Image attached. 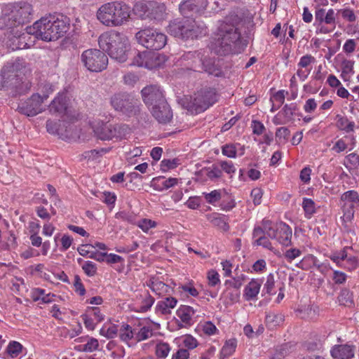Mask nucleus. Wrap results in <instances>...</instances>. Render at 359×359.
Masks as SVG:
<instances>
[{
    "label": "nucleus",
    "instance_id": "nucleus-1",
    "mask_svg": "<svg viewBox=\"0 0 359 359\" xmlns=\"http://www.w3.org/2000/svg\"><path fill=\"white\" fill-rule=\"evenodd\" d=\"M69 20L62 15H48L26 28L27 33L44 41H55L69 29Z\"/></svg>",
    "mask_w": 359,
    "mask_h": 359
},
{
    "label": "nucleus",
    "instance_id": "nucleus-2",
    "mask_svg": "<svg viewBox=\"0 0 359 359\" xmlns=\"http://www.w3.org/2000/svg\"><path fill=\"white\" fill-rule=\"evenodd\" d=\"M241 33L229 18L219 22L210 48L217 55H226L237 53Z\"/></svg>",
    "mask_w": 359,
    "mask_h": 359
},
{
    "label": "nucleus",
    "instance_id": "nucleus-3",
    "mask_svg": "<svg viewBox=\"0 0 359 359\" xmlns=\"http://www.w3.org/2000/svg\"><path fill=\"white\" fill-rule=\"evenodd\" d=\"M98 43L111 58L119 62L126 60L130 44L126 35L115 31L104 32L100 36Z\"/></svg>",
    "mask_w": 359,
    "mask_h": 359
},
{
    "label": "nucleus",
    "instance_id": "nucleus-4",
    "mask_svg": "<svg viewBox=\"0 0 359 359\" xmlns=\"http://www.w3.org/2000/svg\"><path fill=\"white\" fill-rule=\"evenodd\" d=\"M130 15V7L119 1L104 4L97 11V19L108 27H118L123 25L128 20Z\"/></svg>",
    "mask_w": 359,
    "mask_h": 359
},
{
    "label": "nucleus",
    "instance_id": "nucleus-5",
    "mask_svg": "<svg viewBox=\"0 0 359 359\" xmlns=\"http://www.w3.org/2000/svg\"><path fill=\"white\" fill-rule=\"evenodd\" d=\"M167 32L172 36L182 39L198 38L206 34V27L189 18L175 19L171 21Z\"/></svg>",
    "mask_w": 359,
    "mask_h": 359
},
{
    "label": "nucleus",
    "instance_id": "nucleus-6",
    "mask_svg": "<svg viewBox=\"0 0 359 359\" xmlns=\"http://www.w3.org/2000/svg\"><path fill=\"white\" fill-rule=\"evenodd\" d=\"M90 126L96 137L102 140L114 138L122 140L131 133L130 128L126 124H107L100 121H94L90 123Z\"/></svg>",
    "mask_w": 359,
    "mask_h": 359
},
{
    "label": "nucleus",
    "instance_id": "nucleus-7",
    "mask_svg": "<svg viewBox=\"0 0 359 359\" xmlns=\"http://www.w3.org/2000/svg\"><path fill=\"white\" fill-rule=\"evenodd\" d=\"M137 43L151 50L162 49L167 43V36L162 32L152 28L140 30L135 34Z\"/></svg>",
    "mask_w": 359,
    "mask_h": 359
},
{
    "label": "nucleus",
    "instance_id": "nucleus-8",
    "mask_svg": "<svg viewBox=\"0 0 359 359\" xmlns=\"http://www.w3.org/2000/svg\"><path fill=\"white\" fill-rule=\"evenodd\" d=\"M264 232L268 237L275 239L283 246L288 247L292 244V229L285 223L273 224L270 221H265Z\"/></svg>",
    "mask_w": 359,
    "mask_h": 359
},
{
    "label": "nucleus",
    "instance_id": "nucleus-9",
    "mask_svg": "<svg viewBox=\"0 0 359 359\" xmlns=\"http://www.w3.org/2000/svg\"><path fill=\"white\" fill-rule=\"evenodd\" d=\"M81 61L88 71L100 72L107 68L108 57L104 53L98 49L90 48L84 50L81 53Z\"/></svg>",
    "mask_w": 359,
    "mask_h": 359
},
{
    "label": "nucleus",
    "instance_id": "nucleus-10",
    "mask_svg": "<svg viewBox=\"0 0 359 359\" xmlns=\"http://www.w3.org/2000/svg\"><path fill=\"white\" fill-rule=\"evenodd\" d=\"M217 102L215 90L212 88L202 89L190 97L187 107L191 111L201 113Z\"/></svg>",
    "mask_w": 359,
    "mask_h": 359
},
{
    "label": "nucleus",
    "instance_id": "nucleus-11",
    "mask_svg": "<svg viewBox=\"0 0 359 359\" xmlns=\"http://www.w3.org/2000/svg\"><path fill=\"white\" fill-rule=\"evenodd\" d=\"M341 208L343 212L341 219L346 225L353 219L355 209L359 208V194L354 190H350L341 194L340 198Z\"/></svg>",
    "mask_w": 359,
    "mask_h": 359
},
{
    "label": "nucleus",
    "instance_id": "nucleus-12",
    "mask_svg": "<svg viewBox=\"0 0 359 359\" xmlns=\"http://www.w3.org/2000/svg\"><path fill=\"white\" fill-rule=\"evenodd\" d=\"M111 104L115 110L131 115L137 111L138 100L129 94L118 93L111 97Z\"/></svg>",
    "mask_w": 359,
    "mask_h": 359
},
{
    "label": "nucleus",
    "instance_id": "nucleus-13",
    "mask_svg": "<svg viewBox=\"0 0 359 359\" xmlns=\"http://www.w3.org/2000/svg\"><path fill=\"white\" fill-rule=\"evenodd\" d=\"M48 97V95H41L39 93H34L26 101L20 103L18 109L20 114L27 116H36L44 110L42 104Z\"/></svg>",
    "mask_w": 359,
    "mask_h": 359
},
{
    "label": "nucleus",
    "instance_id": "nucleus-14",
    "mask_svg": "<svg viewBox=\"0 0 359 359\" xmlns=\"http://www.w3.org/2000/svg\"><path fill=\"white\" fill-rule=\"evenodd\" d=\"M337 13L330 8L326 11L324 8H318L315 11V20L319 25H321L320 32L327 34L336 28V20Z\"/></svg>",
    "mask_w": 359,
    "mask_h": 359
},
{
    "label": "nucleus",
    "instance_id": "nucleus-15",
    "mask_svg": "<svg viewBox=\"0 0 359 359\" xmlns=\"http://www.w3.org/2000/svg\"><path fill=\"white\" fill-rule=\"evenodd\" d=\"M31 71L27 63L21 59H17L13 62L7 63L1 70V76L5 79L10 80L12 77H19L22 79V76L30 74Z\"/></svg>",
    "mask_w": 359,
    "mask_h": 359
},
{
    "label": "nucleus",
    "instance_id": "nucleus-16",
    "mask_svg": "<svg viewBox=\"0 0 359 359\" xmlns=\"http://www.w3.org/2000/svg\"><path fill=\"white\" fill-rule=\"evenodd\" d=\"M11 15L14 18V21L17 23L18 26L29 22L32 15V6L27 2H17L14 4H6Z\"/></svg>",
    "mask_w": 359,
    "mask_h": 359
},
{
    "label": "nucleus",
    "instance_id": "nucleus-17",
    "mask_svg": "<svg viewBox=\"0 0 359 359\" xmlns=\"http://www.w3.org/2000/svg\"><path fill=\"white\" fill-rule=\"evenodd\" d=\"M143 101L148 107H154L164 100L163 94L160 87L156 85H149L144 87L142 91Z\"/></svg>",
    "mask_w": 359,
    "mask_h": 359
},
{
    "label": "nucleus",
    "instance_id": "nucleus-18",
    "mask_svg": "<svg viewBox=\"0 0 359 359\" xmlns=\"http://www.w3.org/2000/svg\"><path fill=\"white\" fill-rule=\"evenodd\" d=\"M203 55L201 51L187 52L184 53L180 60L181 65L188 69L195 72H201Z\"/></svg>",
    "mask_w": 359,
    "mask_h": 359
},
{
    "label": "nucleus",
    "instance_id": "nucleus-19",
    "mask_svg": "<svg viewBox=\"0 0 359 359\" xmlns=\"http://www.w3.org/2000/svg\"><path fill=\"white\" fill-rule=\"evenodd\" d=\"M153 116L161 123H168L172 118V113L165 100L151 107Z\"/></svg>",
    "mask_w": 359,
    "mask_h": 359
},
{
    "label": "nucleus",
    "instance_id": "nucleus-20",
    "mask_svg": "<svg viewBox=\"0 0 359 359\" xmlns=\"http://www.w3.org/2000/svg\"><path fill=\"white\" fill-rule=\"evenodd\" d=\"M208 4V0H186L180 4V9L184 14L186 11L201 13L205 10Z\"/></svg>",
    "mask_w": 359,
    "mask_h": 359
},
{
    "label": "nucleus",
    "instance_id": "nucleus-21",
    "mask_svg": "<svg viewBox=\"0 0 359 359\" xmlns=\"http://www.w3.org/2000/svg\"><path fill=\"white\" fill-rule=\"evenodd\" d=\"M262 280L259 278L252 279L245 287L243 297L246 301L257 299L262 285Z\"/></svg>",
    "mask_w": 359,
    "mask_h": 359
},
{
    "label": "nucleus",
    "instance_id": "nucleus-22",
    "mask_svg": "<svg viewBox=\"0 0 359 359\" xmlns=\"http://www.w3.org/2000/svg\"><path fill=\"white\" fill-rule=\"evenodd\" d=\"M334 359H351L355 355V347L348 344L337 345L331 350Z\"/></svg>",
    "mask_w": 359,
    "mask_h": 359
},
{
    "label": "nucleus",
    "instance_id": "nucleus-23",
    "mask_svg": "<svg viewBox=\"0 0 359 359\" xmlns=\"http://www.w3.org/2000/svg\"><path fill=\"white\" fill-rule=\"evenodd\" d=\"M154 303V299L150 294L144 291L136 296L135 299V311L144 313L151 309Z\"/></svg>",
    "mask_w": 359,
    "mask_h": 359
},
{
    "label": "nucleus",
    "instance_id": "nucleus-24",
    "mask_svg": "<svg viewBox=\"0 0 359 359\" xmlns=\"http://www.w3.org/2000/svg\"><path fill=\"white\" fill-rule=\"evenodd\" d=\"M67 95L65 93H58L49 105V111L52 114H62L67 109Z\"/></svg>",
    "mask_w": 359,
    "mask_h": 359
},
{
    "label": "nucleus",
    "instance_id": "nucleus-25",
    "mask_svg": "<svg viewBox=\"0 0 359 359\" xmlns=\"http://www.w3.org/2000/svg\"><path fill=\"white\" fill-rule=\"evenodd\" d=\"M147 285L157 295L163 296L169 293L170 287L156 278H151L147 282Z\"/></svg>",
    "mask_w": 359,
    "mask_h": 359
},
{
    "label": "nucleus",
    "instance_id": "nucleus-26",
    "mask_svg": "<svg viewBox=\"0 0 359 359\" xmlns=\"http://www.w3.org/2000/svg\"><path fill=\"white\" fill-rule=\"evenodd\" d=\"M17 23L14 21V18L11 15V11L5 5L0 13V29H6L17 27Z\"/></svg>",
    "mask_w": 359,
    "mask_h": 359
},
{
    "label": "nucleus",
    "instance_id": "nucleus-27",
    "mask_svg": "<svg viewBox=\"0 0 359 359\" xmlns=\"http://www.w3.org/2000/svg\"><path fill=\"white\" fill-rule=\"evenodd\" d=\"M263 227H255L253 231V238H255V243L257 245H261L271 251L274 250L271 243L269 238L265 236Z\"/></svg>",
    "mask_w": 359,
    "mask_h": 359
},
{
    "label": "nucleus",
    "instance_id": "nucleus-28",
    "mask_svg": "<svg viewBox=\"0 0 359 359\" xmlns=\"http://www.w3.org/2000/svg\"><path fill=\"white\" fill-rule=\"evenodd\" d=\"M177 303V300L175 297H166L157 303L156 309L161 314H170L171 310L176 306Z\"/></svg>",
    "mask_w": 359,
    "mask_h": 359
},
{
    "label": "nucleus",
    "instance_id": "nucleus-29",
    "mask_svg": "<svg viewBox=\"0 0 359 359\" xmlns=\"http://www.w3.org/2000/svg\"><path fill=\"white\" fill-rule=\"evenodd\" d=\"M149 19L161 20L165 14V6L162 3L150 1Z\"/></svg>",
    "mask_w": 359,
    "mask_h": 359
},
{
    "label": "nucleus",
    "instance_id": "nucleus-30",
    "mask_svg": "<svg viewBox=\"0 0 359 359\" xmlns=\"http://www.w3.org/2000/svg\"><path fill=\"white\" fill-rule=\"evenodd\" d=\"M194 314V310L189 306H181L177 311V316L186 325H190L193 323Z\"/></svg>",
    "mask_w": 359,
    "mask_h": 359
},
{
    "label": "nucleus",
    "instance_id": "nucleus-31",
    "mask_svg": "<svg viewBox=\"0 0 359 359\" xmlns=\"http://www.w3.org/2000/svg\"><path fill=\"white\" fill-rule=\"evenodd\" d=\"M200 174L206 180L215 181L222 177V172L217 165H212L210 167L201 169Z\"/></svg>",
    "mask_w": 359,
    "mask_h": 359
},
{
    "label": "nucleus",
    "instance_id": "nucleus-32",
    "mask_svg": "<svg viewBox=\"0 0 359 359\" xmlns=\"http://www.w3.org/2000/svg\"><path fill=\"white\" fill-rule=\"evenodd\" d=\"M354 61L344 60L341 64V77L345 82H350L351 79L354 74Z\"/></svg>",
    "mask_w": 359,
    "mask_h": 359
},
{
    "label": "nucleus",
    "instance_id": "nucleus-33",
    "mask_svg": "<svg viewBox=\"0 0 359 359\" xmlns=\"http://www.w3.org/2000/svg\"><path fill=\"white\" fill-rule=\"evenodd\" d=\"M166 59L163 55L149 52L148 58L146 62V68L148 69H153L159 67L161 65L164 64Z\"/></svg>",
    "mask_w": 359,
    "mask_h": 359
},
{
    "label": "nucleus",
    "instance_id": "nucleus-34",
    "mask_svg": "<svg viewBox=\"0 0 359 359\" xmlns=\"http://www.w3.org/2000/svg\"><path fill=\"white\" fill-rule=\"evenodd\" d=\"M208 220L215 226L227 231L229 225L224 216H221L219 214L213 212L206 215Z\"/></svg>",
    "mask_w": 359,
    "mask_h": 359
},
{
    "label": "nucleus",
    "instance_id": "nucleus-35",
    "mask_svg": "<svg viewBox=\"0 0 359 359\" xmlns=\"http://www.w3.org/2000/svg\"><path fill=\"white\" fill-rule=\"evenodd\" d=\"M337 126L338 128L347 133L354 132L355 128H358V126H355L354 121H351L346 116H337Z\"/></svg>",
    "mask_w": 359,
    "mask_h": 359
},
{
    "label": "nucleus",
    "instance_id": "nucleus-36",
    "mask_svg": "<svg viewBox=\"0 0 359 359\" xmlns=\"http://www.w3.org/2000/svg\"><path fill=\"white\" fill-rule=\"evenodd\" d=\"M118 334L120 339L125 342L128 343L132 339L135 340V330L128 324H122L118 329Z\"/></svg>",
    "mask_w": 359,
    "mask_h": 359
},
{
    "label": "nucleus",
    "instance_id": "nucleus-37",
    "mask_svg": "<svg viewBox=\"0 0 359 359\" xmlns=\"http://www.w3.org/2000/svg\"><path fill=\"white\" fill-rule=\"evenodd\" d=\"M65 123L58 121L48 120L46 122L47 131L50 134H57L61 136L65 135L66 129H64Z\"/></svg>",
    "mask_w": 359,
    "mask_h": 359
},
{
    "label": "nucleus",
    "instance_id": "nucleus-38",
    "mask_svg": "<svg viewBox=\"0 0 359 359\" xmlns=\"http://www.w3.org/2000/svg\"><path fill=\"white\" fill-rule=\"evenodd\" d=\"M150 1L148 3L137 2L133 6V13L142 19H149Z\"/></svg>",
    "mask_w": 359,
    "mask_h": 359
},
{
    "label": "nucleus",
    "instance_id": "nucleus-39",
    "mask_svg": "<svg viewBox=\"0 0 359 359\" xmlns=\"http://www.w3.org/2000/svg\"><path fill=\"white\" fill-rule=\"evenodd\" d=\"M154 335V330L150 325H145L139 329L137 332L135 331V341L140 342L147 340Z\"/></svg>",
    "mask_w": 359,
    "mask_h": 359
},
{
    "label": "nucleus",
    "instance_id": "nucleus-40",
    "mask_svg": "<svg viewBox=\"0 0 359 359\" xmlns=\"http://www.w3.org/2000/svg\"><path fill=\"white\" fill-rule=\"evenodd\" d=\"M204 71L208 73L209 74L214 75L215 76H219L222 74V71L219 68H218L215 65L214 61L212 60H203L201 72Z\"/></svg>",
    "mask_w": 359,
    "mask_h": 359
},
{
    "label": "nucleus",
    "instance_id": "nucleus-41",
    "mask_svg": "<svg viewBox=\"0 0 359 359\" xmlns=\"http://www.w3.org/2000/svg\"><path fill=\"white\" fill-rule=\"evenodd\" d=\"M236 348V341L235 339L226 341L220 351L219 359H225L231 355L235 352Z\"/></svg>",
    "mask_w": 359,
    "mask_h": 359
},
{
    "label": "nucleus",
    "instance_id": "nucleus-42",
    "mask_svg": "<svg viewBox=\"0 0 359 359\" xmlns=\"http://www.w3.org/2000/svg\"><path fill=\"white\" fill-rule=\"evenodd\" d=\"M180 344L188 349H194L198 346V341L190 334L182 336L178 339Z\"/></svg>",
    "mask_w": 359,
    "mask_h": 359
},
{
    "label": "nucleus",
    "instance_id": "nucleus-43",
    "mask_svg": "<svg viewBox=\"0 0 359 359\" xmlns=\"http://www.w3.org/2000/svg\"><path fill=\"white\" fill-rule=\"evenodd\" d=\"M263 293L269 295H273L276 294L275 291V278L273 273H269L266 276V282L264 284L262 290Z\"/></svg>",
    "mask_w": 359,
    "mask_h": 359
},
{
    "label": "nucleus",
    "instance_id": "nucleus-44",
    "mask_svg": "<svg viewBox=\"0 0 359 359\" xmlns=\"http://www.w3.org/2000/svg\"><path fill=\"white\" fill-rule=\"evenodd\" d=\"M302 208L304 210L305 217L311 218L316 212V205L314 201L311 198H304L302 202Z\"/></svg>",
    "mask_w": 359,
    "mask_h": 359
},
{
    "label": "nucleus",
    "instance_id": "nucleus-45",
    "mask_svg": "<svg viewBox=\"0 0 359 359\" xmlns=\"http://www.w3.org/2000/svg\"><path fill=\"white\" fill-rule=\"evenodd\" d=\"M297 109V107L295 104H285L279 112L282 114V116L287 122H290L293 120Z\"/></svg>",
    "mask_w": 359,
    "mask_h": 359
},
{
    "label": "nucleus",
    "instance_id": "nucleus-46",
    "mask_svg": "<svg viewBox=\"0 0 359 359\" xmlns=\"http://www.w3.org/2000/svg\"><path fill=\"white\" fill-rule=\"evenodd\" d=\"M222 191L221 189H215L210 193H203L204 198L207 203L210 204H215L222 198Z\"/></svg>",
    "mask_w": 359,
    "mask_h": 359
},
{
    "label": "nucleus",
    "instance_id": "nucleus-47",
    "mask_svg": "<svg viewBox=\"0 0 359 359\" xmlns=\"http://www.w3.org/2000/svg\"><path fill=\"white\" fill-rule=\"evenodd\" d=\"M136 225L140 228L142 231L147 233L151 229L157 226V223L150 219H142L137 222Z\"/></svg>",
    "mask_w": 359,
    "mask_h": 359
},
{
    "label": "nucleus",
    "instance_id": "nucleus-48",
    "mask_svg": "<svg viewBox=\"0 0 359 359\" xmlns=\"http://www.w3.org/2000/svg\"><path fill=\"white\" fill-rule=\"evenodd\" d=\"M149 51L137 52L133 57L132 65L146 68Z\"/></svg>",
    "mask_w": 359,
    "mask_h": 359
},
{
    "label": "nucleus",
    "instance_id": "nucleus-49",
    "mask_svg": "<svg viewBox=\"0 0 359 359\" xmlns=\"http://www.w3.org/2000/svg\"><path fill=\"white\" fill-rule=\"evenodd\" d=\"M118 332V327L116 325H111L107 327L105 325L103 326L100 330L101 335L107 337V339H113Z\"/></svg>",
    "mask_w": 359,
    "mask_h": 359
},
{
    "label": "nucleus",
    "instance_id": "nucleus-50",
    "mask_svg": "<svg viewBox=\"0 0 359 359\" xmlns=\"http://www.w3.org/2000/svg\"><path fill=\"white\" fill-rule=\"evenodd\" d=\"M22 346L18 341H11L7 346L6 351L11 358L17 357L22 351Z\"/></svg>",
    "mask_w": 359,
    "mask_h": 359
},
{
    "label": "nucleus",
    "instance_id": "nucleus-51",
    "mask_svg": "<svg viewBox=\"0 0 359 359\" xmlns=\"http://www.w3.org/2000/svg\"><path fill=\"white\" fill-rule=\"evenodd\" d=\"M359 266V262L355 257L346 256L343 260V263L341 264V267H343L348 271H353Z\"/></svg>",
    "mask_w": 359,
    "mask_h": 359
},
{
    "label": "nucleus",
    "instance_id": "nucleus-52",
    "mask_svg": "<svg viewBox=\"0 0 359 359\" xmlns=\"http://www.w3.org/2000/svg\"><path fill=\"white\" fill-rule=\"evenodd\" d=\"M170 351L168 343L161 342L156 346V355L158 358H165L168 355Z\"/></svg>",
    "mask_w": 359,
    "mask_h": 359
},
{
    "label": "nucleus",
    "instance_id": "nucleus-53",
    "mask_svg": "<svg viewBox=\"0 0 359 359\" xmlns=\"http://www.w3.org/2000/svg\"><path fill=\"white\" fill-rule=\"evenodd\" d=\"M337 13L341 14V17L348 22H353L356 20L354 11L349 8L339 9Z\"/></svg>",
    "mask_w": 359,
    "mask_h": 359
},
{
    "label": "nucleus",
    "instance_id": "nucleus-54",
    "mask_svg": "<svg viewBox=\"0 0 359 359\" xmlns=\"http://www.w3.org/2000/svg\"><path fill=\"white\" fill-rule=\"evenodd\" d=\"M86 312L91 316L96 323H100L104 320V315L101 312L99 307H88Z\"/></svg>",
    "mask_w": 359,
    "mask_h": 359
},
{
    "label": "nucleus",
    "instance_id": "nucleus-55",
    "mask_svg": "<svg viewBox=\"0 0 359 359\" xmlns=\"http://www.w3.org/2000/svg\"><path fill=\"white\" fill-rule=\"evenodd\" d=\"M81 267L84 273L89 277L94 276L97 273V265L93 262H85Z\"/></svg>",
    "mask_w": 359,
    "mask_h": 359
},
{
    "label": "nucleus",
    "instance_id": "nucleus-56",
    "mask_svg": "<svg viewBox=\"0 0 359 359\" xmlns=\"http://www.w3.org/2000/svg\"><path fill=\"white\" fill-rule=\"evenodd\" d=\"M218 166L222 170V171H224L228 175H230L231 177L236 172V170L233 163L231 161H221L218 163Z\"/></svg>",
    "mask_w": 359,
    "mask_h": 359
},
{
    "label": "nucleus",
    "instance_id": "nucleus-57",
    "mask_svg": "<svg viewBox=\"0 0 359 359\" xmlns=\"http://www.w3.org/2000/svg\"><path fill=\"white\" fill-rule=\"evenodd\" d=\"M155 181L161 182L162 187L159 190L168 189L172 187L177 183V179L176 178H168L165 180L164 177H159L158 179H154L153 182Z\"/></svg>",
    "mask_w": 359,
    "mask_h": 359
},
{
    "label": "nucleus",
    "instance_id": "nucleus-58",
    "mask_svg": "<svg viewBox=\"0 0 359 359\" xmlns=\"http://www.w3.org/2000/svg\"><path fill=\"white\" fill-rule=\"evenodd\" d=\"M302 255V251L297 248H290L283 253V257L288 262H292L294 259Z\"/></svg>",
    "mask_w": 359,
    "mask_h": 359
},
{
    "label": "nucleus",
    "instance_id": "nucleus-59",
    "mask_svg": "<svg viewBox=\"0 0 359 359\" xmlns=\"http://www.w3.org/2000/svg\"><path fill=\"white\" fill-rule=\"evenodd\" d=\"M207 278L208 285L210 287H215L220 283L219 275L215 270H210L207 273Z\"/></svg>",
    "mask_w": 359,
    "mask_h": 359
},
{
    "label": "nucleus",
    "instance_id": "nucleus-60",
    "mask_svg": "<svg viewBox=\"0 0 359 359\" xmlns=\"http://www.w3.org/2000/svg\"><path fill=\"white\" fill-rule=\"evenodd\" d=\"M99 348V341L97 339L90 337L87 342L83 345V351L86 352H93Z\"/></svg>",
    "mask_w": 359,
    "mask_h": 359
},
{
    "label": "nucleus",
    "instance_id": "nucleus-61",
    "mask_svg": "<svg viewBox=\"0 0 359 359\" xmlns=\"http://www.w3.org/2000/svg\"><path fill=\"white\" fill-rule=\"evenodd\" d=\"M81 318L83 321L85 327L88 330H94L96 326V323H95V319L90 316L86 311L84 314L81 315Z\"/></svg>",
    "mask_w": 359,
    "mask_h": 359
},
{
    "label": "nucleus",
    "instance_id": "nucleus-62",
    "mask_svg": "<svg viewBox=\"0 0 359 359\" xmlns=\"http://www.w3.org/2000/svg\"><path fill=\"white\" fill-rule=\"evenodd\" d=\"M222 154L229 157V158H236V148L234 144H225L222 148Z\"/></svg>",
    "mask_w": 359,
    "mask_h": 359
},
{
    "label": "nucleus",
    "instance_id": "nucleus-63",
    "mask_svg": "<svg viewBox=\"0 0 359 359\" xmlns=\"http://www.w3.org/2000/svg\"><path fill=\"white\" fill-rule=\"evenodd\" d=\"M316 61L314 57L311 55H306L302 56L298 63V67L307 69V67Z\"/></svg>",
    "mask_w": 359,
    "mask_h": 359
},
{
    "label": "nucleus",
    "instance_id": "nucleus-64",
    "mask_svg": "<svg viewBox=\"0 0 359 359\" xmlns=\"http://www.w3.org/2000/svg\"><path fill=\"white\" fill-rule=\"evenodd\" d=\"M179 165V160L175 159H164L161 161V168L165 171L167 170L173 169Z\"/></svg>",
    "mask_w": 359,
    "mask_h": 359
}]
</instances>
